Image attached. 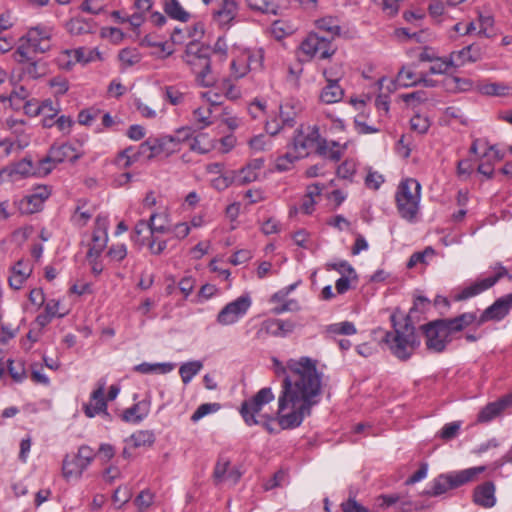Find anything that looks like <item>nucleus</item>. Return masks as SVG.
I'll use <instances>...</instances> for the list:
<instances>
[{
	"instance_id": "36",
	"label": "nucleus",
	"mask_w": 512,
	"mask_h": 512,
	"mask_svg": "<svg viewBox=\"0 0 512 512\" xmlns=\"http://www.w3.org/2000/svg\"><path fill=\"white\" fill-rule=\"evenodd\" d=\"M202 368L203 363L198 360L183 363L179 368V374L181 376L182 382L184 384H188L193 379V377L201 371Z\"/></svg>"
},
{
	"instance_id": "44",
	"label": "nucleus",
	"mask_w": 512,
	"mask_h": 512,
	"mask_svg": "<svg viewBox=\"0 0 512 512\" xmlns=\"http://www.w3.org/2000/svg\"><path fill=\"white\" fill-rule=\"evenodd\" d=\"M154 498L155 494L151 490L145 489L137 495L134 503L137 506L139 512H144L153 504Z\"/></svg>"
},
{
	"instance_id": "21",
	"label": "nucleus",
	"mask_w": 512,
	"mask_h": 512,
	"mask_svg": "<svg viewBox=\"0 0 512 512\" xmlns=\"http://www.w3.org/2000/svg\"><path fill=\"white\" fill-rule=\"evenodd\" d=\"M238 14L235 0H221L219 8L214 12V21L223 28H228Z\"/></svg>"
},
{
	"instance_id": "27",
	"label": "nucleus",
	"mask_w": 512,
	"mask_h": 512,
	"mask_svg": "<svg viewBox=\"0 0 512 512\" xmlns=\"http://www.w3.org/2000/svg\"><path fill=\"white\" fill-rule=\"evenodd\" d=\"M263 166L264 160L262 158H255L248 162L247 165L239 171L237 177L239 184L246 185L258 180Z\"/></svg>"
},
{
	"instance_id": "13",
	"label": "nucleus",
	"mask_w": 512,
	"mask_h": 512,
	"mask_svg": "<svg viewBox=\"0 0 512 512\" xmlns=\"http://www.w3.org/2000/svg\"><path fill=\"white\" fill-rule=\"evenodd\" d=\"M512 309V293L497 299L487 307L477 320V327L488 321H501Z\"/></svg>"
},
{
	"instance_id": "26",
	"label": "nucleus",
	"mask_w": 512,
	"mask_h": 512,
	"mask_svg": "<svg viewBox=\"0 0 512 512\" xmlns=\"http://www.w3.org/2000/svg\"><path fill=\"white\" fill-rule=\"evenodd\" d=\"M327 84L323 87L320 93V100L326 104L337 103L342 100L344 96V90L339 85L338 79H332L328 77V72L324 71Z\"/></svg>"
},
{
	"instance_id": "20",
	"label": "nucleus",
	"mask_w": 512,
	"mask_h": 512,
	"mask_svg": "<svg viewBox=\"0 0 512 512\" xmlns=\"http://www.w3.org/2000/svg\"><path fill=\"white\" fill-rule=\"evenodd\" d=\"M510 406H512V394H508L495 402L488 403L479 412L477 420L480 423H488Z\"/></svg>"
},
{
	"instance_id": "42",
	"label": "nucleus",
	"mask_w": 512,
	"mask_h": 512,
	"mask_svg": "<svg viewBox=\"0 0 512 512\" xmlns=\"http://www.w3.org/2000/svg\"><path fill=\"white\" fill-rule=\"evenodd\" d=\"M119 60L125 67H131L140 62L141 56L136 49L125 48L119 52Z\"/></svg>"
},
{
	"instance_id": "52",
	"label": "nucleus",
	"mask_w": 512,
	"mask_h": 512,
	"mask_svg": "<svg viewBox=\"0 0 512 512\" xmlns=\"http://www.w3.org/2000/svg\"><path fill=\"white\" fill-rule=\"evenodd\" d=\"M219 409V405L217 403H205L201 404L196 411L192 414L191 420L193 422H197L202 419L204 416L215 412Z\"/></svg>"
},
{
	"instance_id": "29",
	"label": "nucleus",
	"mask_w": 512,
	"mask_h": 512,
	"mask_svg": "<svg viewBox=\"0 0 512 512\" xmlns=\"http://www.w3.org/2000/svg\"><path fill=\"white\" fill-rule=\"evenodd\" d=\"M315 24L320 31L326 33L325 37H328L331 41L341 34V26L337 18L323 17L316 20Z\"/></svg>"
},
{
	"instance_id": "6",
	"label": "nucleus",
	"mask_w": 512,
	"mask_h": 512,
	"mask_svg": "<svg viewBox=\"0 0 512 512\" xmlns=\"http://www.w3.org/2000/svg\"><path fill=\"white\" fill-rule=\"evenodd\" d=\"M485 466L471 467L458 472L441 474L436 477L426 494L429 496H440L449 489L460 487L476 479V477L485 471Z\"/></svg>"
},
{
	"instance_id": "22",
	"label": "nucleus",
	"mask_w": 512,
	"mask_h": 512,
	"mask_svg": "<svg viewBox=\"0 0 512 512\" xmlns=\"http://www.w3.org/2000/svg\"><path fill=\"white\" fill-rule=\"evenodd\" d=\"M495 485L491 481L484 482L475 487L473 501L483 508H492L496 504Z\"/></svg>"
},
{
	"instance_id": "25",
	"label": "nucleus",
	"mask_w": 512,
	"mask_h": 512,
	"mask_svg": "<svg viewBox=\"0 0 512 512\" xmlns=\"http://www.w3.org/2000/svg\"><path fill=\"white\" fill-rule=\"evenodd\" d=\"M98 229L93 233V244L89 248L87 256L98 258L107 244L106 219L97 218Z\"/></svg>"
},
{
	"instance_id": "41",
	"label": "nucleus",
	"mask_w": 512,
	"mask_h": 512,
	"mask_svg": "<svg viewBox=\"0 0 512 512\" xmlns=\"http://www.w3.org/2000/svg\"><path fill=\"white\" fill-rule=\"evenodd\" d=\"M7 368L14 381L22 382L26 378L24 363L21 360H7Z\"/></svg>"
},
{
	"instance_id": "12",
	"label": "nucleus",
	"mask_w": 512,
	"mask_h": 512,
	"mask_svg": "<svg viewBox=\"0 0 512 512\" xmlns=\"http://www.w3.org/2000/svg\"><path fill=\"white\" fill-rule=\"evenodd\" d=\"M302 52L309 57L318 56L326 59L335 53L331 39L319 36L317 33H310L300 46Z\"/></svg>"
},
{
	"instance_id": "54",
	"label": "nucleus",
	"mask_w": 512,
	"mask_h": 512,
	"mask_svg": "<svg viewBox=\"0 0 512 512\" xmlns=\"http://www.w3.org/2000/svg\"><path fill=\"white\" fill-rule=\"evenodd\" d=\"M460 427H461V423L457 422V421L447 423L441 429L439 436L443 440H446V441L451 440L456 437V435L458 434V432L460 430Z\"/></svg>"
},
{
	"instance_id": "45",
	"label": "nucleus",
	"mask_w": 512,
	"mask_h": 512,
	"mask_svg": "<svg viewBox=\"0 0 512 512\" xmlns=\"http://www.w3.org/2000/svg\"><path fill=\"white\" fill-rule=\"evenodd\" d=\"M418 79L419 77H417L413 71L406 69L405 67H402V69L397 74V82L403 87L417 85Z\"/></svg>"
},
{
	"instance_id": "2",
	"label": "nucleus",
	"mask_w": 512,
	"mask_h": 512,
	"mask_svg": "<svg viewBox=\"0 0 512 512\" xmlns=\"http://www.w3.org/2000/svg\"><path fill=\"white\" fill-rule=\"evenodd\" d=\"M397 314L390 316L393 332H385L383 341L388 345L392 354L400 360H407L411 357L414 350L420 345V341L415 333V327L411 323L410 317L406 316L401 324L397 321Z\"/></svg>"
},
{
	"instance_id": "57",
	"label": "nucleus",
	"mask_w": 512,
	"mask_h": 512,
	"mask_svg": "<svg viewBox=\"0 0 512 512\" xmlns=\"http://www.w3.org/2000/svg\"><path fill=\"white\" fill-rule=\"evenodd\" d=\"M49 85L54 89L55 95H64L69 89V83L67 79L61 76H56L50 79Z\"/></svg>"
},
{
	"instance_id": "33",
	"label": "nucleus",
	"mask_w": 512,
	"mask_h": 512,
	"mask_svg": "<svg viewBox=\"0 0 512 512\" xmlns=\"http://www.w3.org/2000/svg\"><path fill=\"white\" fill-rule=\"evenodd\" d=\"M164 9L172 19L187 22L190 18V14L184 10L178 0H164Z\"/></svg>"
},
{
	"instance_id": "39",
	"label": "nucleus",
	"mask_w": 512,
	"mask_h": 512,
	"mask_svg": "<svg viewBox=\"0 0 512 512\" xmlns=\"http://www.w3.org/2000/svg\"><path fill=\"white\" fill-rule=\"evenodd\" d=\"M26 65L23 68V73L31 79H38L46 74V68L41 62L34 60L31 55V60L24 62Z\"/></svg>"
},
{
	"instance_id": "55",
	"label": "nucleus",
	"mask_w": 512,
	"mask_h": 512,
	"mask_svg": "<svg viewBox=\"0 0 512 512\" xmlns=\"http://www.w3.org/2000/svg\"><path fill=\"white\" fill-rule=\"evenodd\" d=\"M329 267L339 272L342 276H352L353 280H357L355 269L347 261L329 264Z\"/></svg>"
},
{
	"instance_id": "51",
	"label": "nucleus",
	"mask_w": 512,
	"mask_h": 512,
	"mask_svg": "<svg viewBox=\"0 0 512 512\" xmlns=\"http://www.w3.org/2000/svg\"><path fill=\"white\" fill-rule=\"evenodd\" d=\"M264 52L262 49H258L247 56L246 65L248 70L261 69L263 65Z\"/></svg>"
},
{
	"instance_id": "31",
	"label": "nucleus",
	"mask_w": 512,
	"mask_h": 512,
	"mask_svg": "<svg viewBox=\"0 0 512 512\" xmlns=\"http://www.w3.org/2000/svg\"><path fill=\"white\" fill-rule=\"evenodd\" d=\"M316 151L319 155L332 161H338L342 156V148L340 145L334 141L328 142L325 139L320 140Z\"/></svg>"
},
{
	"instance_id": "11",
	"label": "nucleus",
	"mask_w": 512,
	"mask_h": 512,
	"mask_svg": "<svg viewBox=\"0 0 512 512\" xmlns=\"http://www.w3.org/2000/svg\"><path fill=\"white\" fill-rule=\"evenodd\" d=\"M251 303V298L248 295H242L226 304L217 315V323L222 326L235 324L247 313Z\"/></svg>"
},
{
	"instance_id": "61",
	"label": "nucleus",
	"mask_w": 512,
	"mask_h": 512,
	"mask_svg": "<svg viewBox=\"0 0 512 512\" xmlns=\"http://www.w3.org/2000/svg\"><path fill=\"white\" fill-rule=\"evenodd\" d=\"M248 66L246 65V60L239 58L237 60H233L231 63V72L235 78H241L245 76L248 72Z\"/></svg>"
},
{
	"instance_id": "17",
	"label": "nucleus",
	"mask_w": 512,
	"mask_h": 512,
	"mask_svg": "<svg viewBox=\"0 0 512 512\" xmlns=\"http://www.w3.org/2000/svg\"><path fill=\"white\" fill-rule=\"evenodd\" d=\"M49 196L50 189L47 186H38L31 194L25 196L17 203L18 209L22 214L38 212Z\"/></svg>"
},
{
	"instance_id": "5",
	"label": "nucleus",
	"mask_w": 512,
	"mask_h": 512,
	"mask_svg": "<svg viewBox=\"0 0 512 512\" xmlns=\"http://www.w3.org/2000/svg\"><path fill=\"white\" fill-rule=\"evenodd\" d=\"M421 184L412 178L400 182L395 193L396 207L404 220L414 223L420 210Z\"/></svg>"
},
{
	"instance_id": "46",
	"label": "nucleus",
	"mask_w": 512,
	"mask_h": 512,
	"mask_svg": "<svg viewBox=\"0 0 512 512\" xmlns=\"http://www.w3.org/2000/svg\"><path fill=\"white\" fill-rule=\"evenodd\" d=\"M434 255H435V250L432 247H426L423 251L415 252L410 256L409 261L407 263V267L413 268L419 263L425 264L426 259L431 258Z\"/></svg>"
},
{
	"instance_id": "3",
	"label": "nucleus",
	"mask_w": 512,
	"mask_h": 512,
	"mask_svg": "<svg viewBox=\"0 0 512 512\" xmlns=\"http://www.w3.org/2000/svg\"><path fill=\"white\" fill-rule=\"evenodd\" d=\"M211 49L198 42H190L186 46L184 61L195 75L197 84L210 87L216 81V76L211 69Z\"/></svg>"
},
{
	"instance_id": "28",
	"label": "nucleus",
	"mask_w": 512,
	"mask_h": 512,
	"mask_svg": "<svg viewBox=\"0 0 512 512\" xmlns=\"http://www.w3.org/2000/svg\"><path fill=\"white\" fill-rule=\"evenodd\" d=\"M89 465L82 462L77 455L70 457L66 456L62 464V474L66 480L79 479L82 473Z\"/></svg>"
},
{
	"instance_id": "64",
	"label": "nucleus",
	"mask_w": 512,
	"mask_h": 512,
	"mask_svg": "<svg viewBox=\"0 0 512 512\" xmlns=\"http://www.w3.org/2000/svg\"><path fill=\"white\" fill-rule=\"evenodd\" d=\"M212 110L210 108H197L194 110V118L198 123H201L203 127L211 124L210 116Z\"/></svg>"
},
{
	"instance_id": "38",
	"label": "nucleus",
	"mask_w": 512,
	"mask_h": 512,
	"mask_svg": "<svg viewBox=\"0 0 512 512\" xmlns=\"http://www.w3.org/2000/svg\"><path fill=\"white\" fill-rule=\"evenodd\" d=\"M74 56V62H88L90 59L88 57L84 56V49L78 48L73 50H65L61 53V55L58 57V64L63 69H70L72 67V61L69 60L68 62H63V58Z\"/></svg>"
},
{
	"instance_id": "56",
	"label": "nucleus",
	"mask_w": 512,
	"mask_h": 512,
	"mask_svg": "<svg viewBox=\"0 0 512 512\" xmlns=\"http://www.w3.org/2000/svg\"><path fill=\"white\" fill-rule=\"evenodd\" d=\"M356 171V164L352 160H346L337 168V175L342 179H351Z\"/></svg>"
},
{
	"instance_id": "16",
	"label": "nucleus",
	"mask_w": 512,
	"mask_h": 512,
	"mask_svg": "<svg viewBox=\"0 0 512 512\" xmlns=\"http://www.w3.org/2000/svg\"><path fill=\"white\" fill-rule=\"evenodd\" d=\"M190 138V129H178L174 135L156 137L161 155L170 156L181 149V145Z\"/></svg>"
},
{
	"instance_id": "10",
	"label": "nucleus",
	"mask_w": 512,
	"mask_h": 512,
	"mask_svg": "<svg viewBox=\"0 0 512 512\" xmlns=\"http://www.w3.org/2000/svg\"><path fill=\"white\" fill-rule=\"evenodd\" d=\"M79 158L78 153L71 144L64 143L61 145H54L50 148L49 154L44 159L40 160L38 165V172L43 175L49 174L55 164L64 161L74 162Z\"/></svg>"
},
{
	"instance_id": "50",
	"label": "nucleus",
	"mask_w": 512,
	"mask_h": 512,
	"mask_svg": "<svg viewBox=\"0 0 512 512\" xmlns=\"http://www.w3.org/2000/svg\"><path fill=\"white\" fill-rule=\"evenodd\" d=\"M132 493L128 486H119L112 495V500L114 503H119L118 508H121L124 504L129 502L131 499Z\"/></svg>"
},
{
	"instance_id": "8",
	"label": "nucleus",
	"mask_w": 512,
	"mask_h": 512,
	"mask_svg": "<svg viewBox=\"0 0 512 512\" xmlns=\"http://www.w3.org/2000/svg\"><path fill=\"white\" fill-rule=\"evenodd\" d=\"M427 349L436 353L443 352L452 341L453 333L445 319H437L422 326Z\"/></svg>"
},
{
	"instance_id": "32",
	"label": "nucleus",
	"mask_w": 512,
	"mask_h": 512,
	"mask_svg": "<svg viewBox=\"0 0 512 512\" xmlns=\"http://www.w3.org/2000/svg\"><path fill=\"white\" fill-rule=\"evenodd\" d=\"M248 6L262 13L276 15L283 3V0H246Z\"/></svg>"
},
{
	"instance_id": "35",
	"label": "nucleus",
	"mask_w": 512,
	"mask_h": 512,
	"mask_svg": "<svg viewBox=\"0 0 512 512\" xmlns=\"http://www.w3.org/2000/svg\"><path fill=\"white\" fill-rule=\"evenodd\" d=\"M173 369H174V364H172V363L150 364L147 362H143L134 367V370L136 372H139L142 374H152V373L166 374V373L171 372Z\"/></svg>"
},
{
	"instance_id": "23",
	"label": "nucleus",
	"mask_w": 512,
	"mask_h": 512,
	"mask_svg": "<svg viewBox=\"0 0 512 512\" xmlns=\"http://www.w3.org/2000/svg\"><path fill=\"white\" fill-rule=\"evenodd\" d=\"M450 64L461 67L467 63H473L481 59V49L477 45H468L461 50L453 51L450 55Z\"/></svg>"
},
{
	"instance_id": "30",
	"label": "nucleus",
	"mask_w": 512,
	"mask_h": 512,
	"mask_svg": "<svg viewBox=\"0 0 512 512\" xmlns=\"http://www.w3.org/2000/svg\"><path fill=\"white\" fill-rule=\"evenodd\" d=\"M477 315L473 312L463 313L454 318H445L452 333H457L464 330L467 326L477 323Z\"/></svg>"
},
{
	"instance_id": "62",
	"label": "nucleus",
	"mask_w": 512,
	"mask_h": 512,
	"mask_svg": "<svg viewBox=\"0 0 512 512\" xmlns=\"http://www.w3.org/2000/svg\"><path fill=\"white\" fill-rule=\"evenodd\" d=\"M383 182H384V177L380 173L375 172V171H369V173L367 174V176L365 178V185L368 188L374 189V190L379 189V187L382 185Z\"/></svg>"
},
{
	"instance_id": "43",
	"label": "nucleus",
	"mask_w": 512,
	"mask_h": 512,
	"mask_svg": "<svg viewBox=\"0 0 512 512\" xmlns=\"http://www.w3.org/2000/svg\"><path fill=\"white\" fill-rule=\"evenodd\" d=\"M230 464L231 462L227 457L219 456L213 472L216 483L224 482L225 475L231 467Z\"/></svg>"
},
{
	"instance_id": "63",
	"label": "nucleus",
	"mask_w": 512,
	"mask_h": 512,
	"mask_svg": "<svg viewBox=\"0 0 512 512\" xmlns=\"http://www.w3.org/2000/svg\"><path fill=\"white\" fill-rule=\"evenodd\" d=\"M108 255L113 261L120 262L127 255V248L125 244H116L109 248Z\"/></svg>"
},
{
	"instance_id": "37",
	"label": "nucleus",
	"mask_w": 512,
	"mask_h": 512,
	"mask_svg": "<svg viewBox=\"0 0 512 512\" xmlns=\"http://www.w3.org/2000/svg\"><path fill=\"white\" fill-rule=\"evenodd\" d=\"M129 441L132 442V445L135 448L152 446L155 442V435L152 431L140 430L133 433L130 436Z\"/></svg>"
},
{
	"instance_id": "58",
	"label": "nucleus",
	"mask_w": 512,
	"mask_h": 512,
	"mask_svg": "<svg viewBox=\"0 0 512 512\" xmlns=\"http://www.w3.org/2000/svg\"><path fill=\"white\" fill-rule=\"evenodd\" d=\"M41 113L40 115H43V117H50L54 118L57 116V114L60 112V104L53 103L51 100H45L40 104Z\"/></svg>"
},
{
	"instance_id": "47",
	"label": "nucleus",
	"mask_w": 512,
	"mask_h": 512,
	"mask_svg": "<svg viewBox=\"0 0 512 512\" xmlns=\"http://www.w3.org/2000/svg\"><path fill=\"white\" fill-rule=\"evenodd\" d=\"M328 331L336 335H353L357 330L352 322L344 321L330 325Z\"/></svg>"
},
{
	"instance_id": "40",
	"label": "nucleus",
	"mask_w": 512,
	"mask_h": 512,
	"mask_svg": "<svg viewBox=\"0 0 512 512\" xmlns=\"http://www.w3.org/2000/svg\"><path fill=\"white\" fill-rule=\"evenodd\" d=\"M299 159L301 158L288 146L287 152L277 158L275 167L278 171H287L291 168L292 164Z\"/></svg>"
},
{
	"instance_id": "48",
	"label": "nucleus",
	"mask_w": 512,
	"mask_h": 512,
	"mask_svg": "<svg viewBox=\"0 0 512 512\" xmlns=\"http://www.w3.org/2000/svg\"><path fill=\"white\" fill-rule=\"evenodd\" d=\"M100 113L101 110L97 107L81 110L78 114V122L81 125L90 126L99 117Z\"/></svg>"
},
{
	"instance_id": "24",
	"label": "nucleus",
	"mask_w": 512,
	"mask_h": 512,
	"mask_svg": "<svg viewBox=\"0 0 512 512\" xmlns=\"http://www.w3.org/2000/svg\"><path fill=\"white\" fill-rule=\"evenodd\" d=\"M34 174L41 175L38 172V168L36 170H33L32 160L27 157L21 159L20 161L14 163V164H11V165L3 168L0 171V177L7 175V176L13 178V180L17 179L16 176L23 178V177H28V176L34 175Z\"/></svg>"
},
{
	"instance_id": "1",
	"label": "nucleus",
	"mask_w": 512,
	"mask_h": 512,
	"mask_svg": "<svg viewBox=\"0 0 512 512\" xmlns=\"http://www.w3.org/2000/svg\"><path fill=\"white\" fill-rule=\"evenodd\" d=\"M272 362L275 374L283 377L278 423L282 429L296 428L320 401L323 373L317 368L318 361L308 356L291 358L285 364L277 358Z\"/></svg>"
},
{
	"instance_id": "53",
	"label": "nucleus",
	"mask_w": 512,
	"mask_h": 512,
	"mask_svg": "<svg viewBox=\"0 0 512 512\" xmlns=\"http://www.w3.org/2000/svg\"><path fill=\"white\" fill-rule=\"evenodd\" d=\"M431 63L432 65L429 69L431 74H443L446 73L449 68L454 67L450 64V57L446 59L437 56L435 61H432Z\"/></svg>"
},
{
	"instance_id": "34",
	"label": "nucleus",
	"mask_w": 512,
	"mask_h": 512,
	"mask_svg": "<svg viewBox=\"0 0 512 512\" xmlns=\"http://www.w3.org/2000/svg\"><path fill=\"white\" fill-rule=\"evenodd\" d=\"M478 91L486 96H505L512 94V87L503 83H482L478 86Z\"/></svg>"
},
{
	"instance_id": "7",
	"label": "nucleus",
	"mask_w": 512,
	"mask_h": 512,
	"mask_svg": "<svg viewBox=\"0 0 512 512\" xmlns=\"http://www.w3.org/2000/svg\"><path fill=\"white\" fill-rule=\"evenodd\" d=\"M274 399L272 389L264 387L260 389L252 398L245 400L240 408V414L245 423L249 426L262 423L260 418L265 416L261 414L264 406Z\"/></svg>"
},
{
	"instance_id": "59",
	"label": "nucleus",
	"mask_w": 512,
	"mask_h": 512,
	"mask_svg": "<svg viewBox=\"0 0 512 512\" xmlns=\"http://www.w3.org/2000/svg\"><path fill=\"white\" fill-rule=\"evenodd\" d=\"M165 97L172 105H179L184 102L185 94L173 86L165 88Z\"/></svg>"
},
{
	"instance_id": "60",
	"label": "nucleus",
	"mask_w": 512,
	"mask_h": 512,
	"mask_svg": "<svg viewBox=\"0 0 512 512\" xmlns=\"http://www.w3.org/2000/svg\"><path fill=\"white\" fill-rule=\"evenodd\" d=\"M410 123H411V128L420 134L427 132V130L430 126L429 120L426 117H423L421 115L413 116L410 120Z\"/></svg>"
},
{
	"instance_id": "18",
	"label": "nucleus",
	"mask_w": 512,
	"mask_h": 512,
	"mask_svg": "<svg viewBox=\"0 0 512 512\" xmlns=\"http://www.w3.org/2000/svg\"><path fill=\"white\" fill-rule=\"evenodd\" d=\"M105 385V380H99L98 388L91 394V402L84 405V413L87 417L92 418L101 413L106 416L109 415L107 412V403L104 398Z\"/></svg>"
},
{
	"instance_id": "15",
	"label": "nucleus",
	"mask_w": 512,
	"mask_h": 512,
	"mask_svg": "<svg viewBox=\"0 0 512 512\" xmlns=\"http://www.w3.org/2000/svg\"><path fill=\"white\" fill-rule=\"evenodd\" d=\"M507 273L504 267H500L496 275L478 280L462 288L456 295L455 300L463 301L474 297L494 286L497 281Z\"/></svg>"
},
{
	"instance_id": "19",
	"label": "nucleus",
	"mask_w": 512,
	"mask_h": 512,
	"mask_svg": "<svg viewBox=\"0 0 512 512\" xmlns=\"http://www.w3.org/2000/svg\"><path fill=\"white\" fill-rule=\"evenodd\" d=\"M150 143L151 137L142 142L137 150H135L133 147L124 149L119 153L117 157V163L123 168H128L141 157L150 160Z\"/></svg>"
},
{
	"instance_id": "9",
	"label": "nucleus",
	"mask_w": 512,
	"mask_h": 512,
	"mask_svg": "<svg viewBox=\"0 0 512 512\" xmlns=\"http://www.w3.org/2000/svg\"><path fill=\"white\" fill-rule=\"evenodd\" d=\"M321 137L317 126H300L295 131L291 143L288 145L300 158L310 154L313 149L317 150Z\"/></svg>"
},
{
	"instance_id": "14",
	"label": "nucleus",
	"mask_w": 512,
	"mask_h": 512,
	"mask_svg": "<svg viewBox=\"0 0 512 512\" xmlns=\"http://www.w3.org/2000/svg\"><path fill=\"white\" fill-rule=\"evenodd\" d=\"M296 328V323L292 320L268 319L261 323L256 332V338L262 339L267 335L274 337H287Z\"/></svg>"
},
{
	"instance_id": "4",
	"label": "nucleus",
	"mask_w": 512,
	"mask_h": 512,
	"mask_svg": "<svg viewBox=\"0 0 512 512\" xmlns=\"http://www.w3.org/2000/svg\"><path fill=\"white\" fill-rule=\"evenodd\" d=\"M51 48V30L44 26L31 27L27 33L19 39V44L13 58L16 62L24 64L31 60V55L45 53Z\"/></svg>"
},
{
	"instance_id": "49",
	"label": "nucleus",
	"mask_w": 512,
	"mask_h": 512,
	"mask_svg": "<svg viewBox=\"0 0 512 512\" xmlns=\"http://www.w3.org/2000/svg\"><path fill=\"white\" fill-rule=\"evenodd\" d=\"M297 114L294 106L286 103L280 106V118L283 125L292 127L294 125V119Z\"/></svg>"
}]
</instances>
